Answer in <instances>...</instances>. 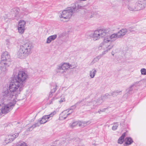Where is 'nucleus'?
I'll return each mask as SVG.
<instances>
[{
    "label": "nucleus",
    "mask_w": 146,
    "mask_h": 146,
    "mask_svg": "<svg viewBox=\"0 0 146 146\" xmlns=\"http://www.w3.org/2000/svg\"><path fill=\"white\" fill-rule=\"evenodd\" d=\"M127 32L126 29H122L117 33H113L110 36H105L103 39V41L99 45L98 49L99 50H102V54L104 55L107 53L113 47V45L111 44L117 38L121 37L124 35Z\"/></svg>",
    "instance_id": "1"
},
{
    "label": "nucleus",
    "mask_w": 146,
    "mask_h": 146,
    "mask_svg": "<svg viewBox=\"0 0 146 146\" xmlns=\"http://www.w3.org/2000/svg\"><path fill=\"white\" fill-rule=\"evenodd\" d=\"M23 87V85L12 78L9 85L10 96L13 97L14 99H17V97L20 94Z\"/></svg>",
    "instance_id": "2"
},
{
    "label": "nucleus",
    "mask_w": 146,
    "mask_h": 146,
    "mask_svg": "<svg viewBox=\"0 0 146 146\" xmlns=\"http://www.w3.org/2000/svg\"><path fill=\"white\" fill-rule=\"evenodd\" d=\"M33 47L32 44L29 42L21 44L17 52V56L21 58H25L31 54Z\"/></svg>",
    "instance_id": "3"
},
{
    "label": "nucleus",
    "mask_w": 146,
    "mask_h": 146,
    "mask_svg": "<svg viewBox=\"0 0 146 146\" xmlns=\"http://www.w3.org/2000/svg\"><path fill=\"white\" fill-rule=\"evenodd\" d=\"M12 78L23 85L28 78V75L25 72L19 71L17 68L14 69Z\"/></svg>",
    "instance_id": "4"
},
{
    "label": "nucleus",
    "mask_w": 146,
    "mask_h": 146,
    "mask_svg": "<svg viewBox=\"0 0 146 146\" xmlns=\"http://www.w3.org/2000/svg\"><path fill=\"white\" fill-rule=\"evenodd\" d=\"M135 0H128V9L131 11L142 10L146 6V0H137L135 3Z\"/></svg>",
    "instance_id": "5"
},
{
    "label": "nucleus",
    "mask_w": 146,
    "mask_h": 146,
    "mask_svg": "<svg viewBox=\"0 0 146 146\" xmlns=\"http://www.w3.org/2000/svg\"><path fill=\"white\" fill-rule=\"evenodd\" d=\"M110 31L108 29H100L94 31L92 34V38L94 41L99 40L101 38L107 36H110Z\"/></svg>",
    "instance_id": "6"
},
{
    "label": "nucleus",
    "mask_w": 146,
    "mask_h": 146,
    "mask_svg": "<svg viewBox=\"0 0 146 146\" xmlns=\"http://www.w3.org/2000/svg\"><path fill=\"white\" fill-rule=\"evenodd\" d=\"M16 102V101H11L7 104L0 105V118L3 114H6L12 110Z\"/></svg>",
    "instance_id": "7"
},
{
    "label": "nucleus",
    "mask_w": 146,
    "mask_h": 146,
    "mask_svg": "<svg viewBox=\"0 0 146 146\" xmlns=\"http://www.w3.org/2000/svg\"><path fill=\"white\" fill-rule=\"evenodd\" d=\"M73 14L72 10L69 8L66 10H63L62 12H60L58 13L60 20L64 22L68 21Z\"/></svg>",
    "instance_id": "8"
},
{
    "label": "nucleus",
    "mask_w": 146,
    "mask_h": 146,
    "mask_svg": "<svg viewBox=\"0 0 146 146\" xmlns=\"http://www.w3.org/2000/svg\"><path fill=\"white\" fill-rule=\"evenodd\" d=\"M10 91L9 92L8 89L4 90L1 94L0 100H11V101H16L17 99H14L13 97L10 96Z\"/></svg>",
    "instance_id": "9"
},
{
    "label": "nucleus",
    "mask_w": 146,
    "mask_h": 146,
    "mask_svg": "<svg viewBox=\"0 0 146 146\" xmlns=\"http://www.w3.org/2000/svg\"><path fill=\"white\" fill-rule=\"evenodd\" d=\"M68 69V62H64L58 66L57 72L61 74H64L66 73V70Z\"/></svg>",
    "instance_id": "10"
},
{
    "label": "nucleus",
    "mask_w": 146,
    "mask_h": 146,
    "mask_svg": "<svg viewBox=\"0 0 146 146\" xmlns=\"http://www.w3.org/2000/svg\"><path fill=\"white\" fill-rule=\"evenodd\" d=\"M26 22L23 20H20L18 23L17 28L18 32L21 34L24 33L25 30Z\"/></svg>",
    "instance_id": "11"
},
{
    "label": "nucleus",
    "mask_w": 146,
    "mask_h": 146,
    "mask_svg": "<svg viewBox=\"0 0 146 146\" xmlns=\"http://www.w3.org/2000/svg\"><path fill=\"white\" fill-rule=\"evenodd\" d=\"M47 115H44L38 122L33 125L30 127V129L32 128V129H33L34 128L39 126L40 124L46 123L49 119Z\"/></svg>",
    "instance_id": "12"
},
{
    "label": "nucleus",
    "mask_w": 146,
    "mask_h": 146,
    "mask_svg": "<svg viewBox=\"0 0 146 146\" xmlns=\"http://www.w3.org/2000/svg\"><path fill=\"white\" fill-rule=\"evenodd\" d=\"M19 132V131H18L17 133H16L13 135H9L6 136L5 140V143L4 145H6L13 141L16 138L18 137Z\"/></svg>",
    "instance_id": "13"
},
{
    "label": "nucleus",
    "mask_w": 146,
    "mask_h": 146,
    "mask_svg": "<svg viewBox=\"0 0 146 146\" xmlns=\"http://www.w3.org/2000/svg\"><path fill=\"white\" fill-rule=\"evenodd\" d=\"M73 111V110L70 109L63 111L60 114L59 119L61 120L65 119L67 116L71 113Z\"/></svg>",
    "instance_id": "14"
},
{
    "label": "nucleus",
    "mask_w": 146,
    "mask_h": 146,
    "mask_svg": "<svg viewBox=\"0 0 146 146\" xmlns=\"http://www.w3.org/2000/svg\"><path fill=\"white\" fill-rule=\"evenodd\" d=\"M99 104V102L98 103L95 100L88 101L86 102L85 105L86 106H90L91 109L92 110L95 109Z\"/></svg>",
    "instance_id": "15"
},
{
    "label": "nucleus",
    "mask_w": 146,
    "mask_h": 146,
    "mask_svg": "<svg viewBox=\"0 0 146 146\" xmlns=\"http://www.w3.org/2000/svg\"><path fill=\"white\" fill-rule=\"evenodd\" d=\"M9 66V62L1 61L0 69L2 73L6 72L7 71V68Z\"/></svg>",
    "instance_id": "16"
},
{
    "label": "nucleus",
    "mask_w": 146,
    "mask_h": 146,
    "mask_svg": "<svg viewBox=\"0 0 146 146\" xmlns=\"http://www.w3.org/2000/svg\"><path fill=\"white\" fill-rule=\"evenodd\" d=\"M83 8V7L80 6L78 4L76 3L74 4L69 8L72 10V12L73 14L79 11L80 9H82Z\"/></svg>",
    "instance_id": "17"
},
{
    "label": "nucleus",
    "mask_w": 146,
    "mask_h": 146,
    "mask_svg": "<svg viewBox=\"0 0 146 146\" xmlns=\"http://www.w3.org/2000/svg\"><path fill=\"white\" fill-rule=\"evenodd\" d=\"M126 134V133H124L122 134L121 136L119 138L118 140V143L121 144L124 141L125 142V144H124V145L127 146L128 145V137H126L125 139H124V138Z\"/></svg>",
    "instance_id": "18"
},
{
    "label": "nucleus",
    "mask_w": 146,
    "mask_h": 146,
    "mask_svg": "<svg viewBox=\"0 0 146 146\" xmlns=\"http://www.w3.org/2000/svg\"><path fill=\"white\" fill-rule=\"evenodd\" d=\"M10 56L7 51L2 52L1 55V61L9 62L8 60L9 59Z\"/></svg>",
    "instance_id": "19"
},
{
    "label": "nucleus",
    "mask_w": 146,
    "mask_h": 146,
    "mask_svg": "<svg viewBox=\"0 0 146 146\" xmlns=\"http://www.w3.org/2000/svg\"><path fill=\"white\" fill-rule=\"evenodd\" d=\"M57 86L56 84H52L51 86V91L49 94V97H51L52 96V94L54 93L57 90Z\"/></svg>",
    "instance_id": "20"
},
{
    "label": "nucleus",
    "mask_w": 146,
    "mask_h": 146,
    "mask_svg": "<svg viewBox=\"0 0 146 146\" xmlns=\"http://www.w3.org/2000/svg\"><path fill=\"white\" fill-rule=\"evenodd\" d=\"M57 36L56 35H54L48 37L47 39L46 43H50L52 41L54 40L56 38Z\"/></svg>",
    "instance_id": "21"
},
{
    "label": "nucleus",
    "mask_w": 146,
    "mask_h": 146,
    "mask_svg": "<svg viewBox=\"0 0 146 146\" xmlns=\"http://www.w3.org/2000/svg\"><path fill=\"white\" fill-rule=\"evenodd\" d=\"M91 122L90 121H78V126L80 127H84L89 124Z\"/></svg>",
    "instance_id": "22"
},
{
    "label": "nucleus",
    "mask_w": 146,
    "mask_h": 146,
    "mask_svg": "<svg viewBox=\"0 0 146 146\" xmlns=\"http://www.w3.org/2000/svg\"><path fill=\"white\" fill-rule=\"evenodd\" d=\"M97 72L95 68H94L90 70L89 72V75L90 77L92 78H93Z\"/></svg>",
    "instance_id": "23"
},
{
    "label": "nucleus",
    "mask_w": 146,
    "mask_h": 146,
    "mask_svg": "<svg viewBox=\"0 0 146 146\" xmlns=\"http://www.w3.org/2000/svg\"><path fill=\"white\" fill-rule=\"evenodd\" d=\"M121 92L122 90H117L114 91L111 93V95L113 96H116L119 93H121Z\"/></svg>",
    "instance_id": "24"
},
{
    "label": "nucleus",
    "mask_w": 146,
    "mask_h": 146,
    "mask_svg": "<svg viewBox=\"0 0 146 146\" xmlns=\"http://www.w3.org/2000/svg\"><path fill=\"white\" fill-rule=\"evenodd\" d=\"M17 146H28L26 143L22 141L18 142L17 144Z\"/></svg>",
    "instance_id": "25"
},
{
    "label": "nucleus",
    "mask_w": 146,
    "mask_h": 146,
    "mask_svg": "<svg viewBox=\"0 0 146 146\" xmlns=\"http://www.w3.org/2000/svg\"><path fill=\"white\" fill-rule=\"evenodd\" d=\"M87 17L89 18H91L93 17L94 15L90 11H87L85 13Z\"/></svg>",
    "instance_id": "26"
},
{
    "label": "nucleus",
    "mask_w": 146,
    "mask_h": 146,
    "mask_svg": "<svg viewBox=\"0 0 146 146\" xmlns=\"http://www.w3.org/2000/svg\"><path fill=\"white\" fill-rule=\"evenodd\" d=\"M77 125H78V121H75L73 122L70 125V126L71 127H73Z\"/></svg>",
    "instance_id": "27"
},
{
    "label": "nucleus",
    "mask_w": 146,
    "mask_h": 146,
    "mask_svg": "<svg viewBox=\"0 0 146 146\" xmlns=\"http://www.w3.org/2000/svg\"><path fill=\"white\" fill-rule=\"evenodd\" d=\"M56 112L55 111H54L53 112L51 113L49 115H47V116H48L49 119L50 118V117H52L55 114H56Z\"/></svg>",
    "instance_id": "28"
},
{
    "label": "nucleus",
    "mask_w": 146,
    "mask_h": 146,
    "mask_svg": "<svg viewBox=\"0 0 146 146\" xmlns=\"http://www.w3.org/2000/svg\"><path fill=\"white\" fill-rule=\"evenodd\" d=\"M118 126V124L117 123H114L113 124V126L112 127V129L113 130H115L116 129Z\"/></svg>",
    "instance_id": "29"
},
{
    "label": "nucleus",
    "mask_w": 146,
    "mask_h": 146,
    "mask_svg": "<svg viewBox=\"0 0 146 146\" xmlns=\"http://www.w3.org/2000/svg\"><path fill=\"white\" fill-rule=\"evenodd\" d=\"M140 71L141 74L144 75H146V70L145 68H142L141 70Z\"/></svg>",
    "instance_id": "30"
},
{
    "label": "nucleus",
    "mask_w": 146,
    "mask_h": 146,
    "mask_svg": "<svg viewBox=\"0 0 146 146\" xmlns=\"http://www.w3.org/2000/svg\"><path fill=\"white\" fill-rule=\"evenodd\" d=\"M68 66H69V69H73L75 67H77V66H76V65H74L70 64L69 63H68Z\"/></svg>",
    "instance_id": "31"
},
{
    "label": "nucleus",
    "mask_w": 146,
    "mask_h": 146,
    "mask_svg": "<svg viewBox=\"0 0 146 146\" xmlns=\"http://www.w3.org/2000/svg\"><path fill=\"white\" fill-rule=\"evenodd\" d=\"M5 44L7 46V47H9L11 45V43L9 40H6Z\"/></svg>",
    "instance_id": "32"
},
{
    "label": "nucleus",
    "mask_w": 146,
    "mask_h": 146,
    "mask_svg": "<svg viewBox=\"0 0 146 146\" xmlns=\"http://www.w3.org/2000/svg\"><path fill=\"white\" fill-rule=\"evenodd\" d=\"M61 98L60 100H59V102L60 103H61L62 102L65 101V99L64 97L61 96Z\"/></svg>",
    "instance_id": "33"
},
{
    "label": "nucleus",
    "mask_w": 146,
    "mask_h": 146,
    "mask_svg": "<svg viewBox=\"0 0 146 146\" xmlns=\"http://www.w3.org/2000/svg\"><path fill=\"white\" fill-rule=\"evenodd\" d=\"M133 142L132 139L131 137H128V145H130Z\"/></svg>",
    "instance_id": "34"
},
{
    "label": "nucleus",
    "mask_w": 146,
    "mask_h": 146,
    "mask_svg": "<svg viewBox=\"0 0 146 146\" xmlns=\"http://www.w3.org/2000/svg\"><path fill=\"white\" fill-rule=\"evenodd\" d=\"M100 57L101 56H98L94 58V61H98L99 60L100 58Z\"/></svg>",
    "instance_id": "35"
},
{
    "label": "nucleus",
    "mask_w": 146,
    "mask_h": 146,
    "mask_svg": "<svg viewBox=\"0 0 146 146\" xmlns=\"http://www.w3.org/2000/svg\"><path fill=\"white\" fill-rule=\"evenodd\" d=\"M110 95H109L108 94H106L103 97V98H108L110 96Z\"/></svg>",
    "instance_id": "36"
},
{
    "label": "nucleus",
    "mask_w": 146,
    "mask_h": 146,
    "mask_svg": "<svg viewBox=\"0 0 146 146\" xmlns=\"http://www.w3.org/2000/svg\"><path fill=\"white\" fill-rule=\"evenodd\" d=\"M103 111H102V110H99V111H98V112L100 114V113H101V112H103Z\"/></svg>",
    "instance_id": "37"
},
{
    "label": "nucleus",
    "mask_w": 146,
    "mask_h": 146,
    "mask_svg": "<svg viewBox=\"0 0 146 146\" xmlns=\"http://www.w3.org/2000/svg\"><path fill=\"white\" fill-rule=\"evenodd\" d=\"M129 31H130V32H132L133 31V30H131V29H130V28H129Z\"/></svg>",
    "instance_id": "38"
},
{
    "label": "nucleus",
    "mask_w": 146,
    "mask_h": 146,
    "mask_svg": "<svg viewBox=\"0 0 146 146\" xmlns=\"http://www.w3.org/2000/svg\"><path fill=\"white\" fill-rule=\"evenodd\" d=\"M111 54L113 55V56L114 55V53H113V52H111Z\"/></svg>",
    "instance_id": "39"
},
{
    "label": "nucleus",
    "mask_w": 146,
    "mask_h": 146,
    "mask_svg": "<svg viewBox=\"0 0 146 146\" xmlns=\"http://www.w3.org/2000/svg\"><path fill=\"white\" fill-rule=\"evenodd\" d=\"M51 146H56V145H51Z\"/></svg>",
    "instance_id": "40"
},
{
    "label": "nucleus",
    "mask_w": 146,
    "mask_h": 146,
    "mask_svg": "<svg viewBox=\"0 0 146 146\" xmlns=\"http://www.w3.org/2000/svg\"><path fill=\"white\" fill-rule=\"evenodd\" d=\"M55 98H56V99L58 98L57 97H56Z\"/></svg>",
    "instance_id": "41"
}]
</instances>
